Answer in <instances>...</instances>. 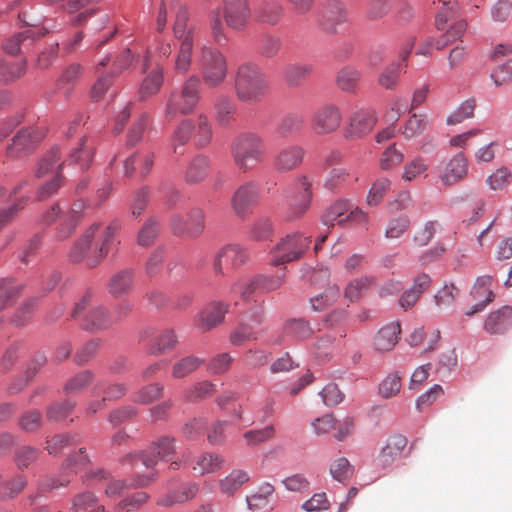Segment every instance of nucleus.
Listing matches in <instances>:
<instances>
[{
	"mask_svg": "<svg viewBox=\"0 0 512 512\" xmlns=\"http://www.w3.org/2000/svg\"><path fill=\"white\" fill-rule=\"evenodd\" d=\"M231 155L235 167L240 172L247 173L264 162L267 156L266 141L255 132L241 133L231 144Z\"/></svg>",
	"mask_w": 512,
	"mask_h": 512,
	"instance_id": "nucleus-1",
	"label": "nucleus"
},
{
	"mask_svg": "<svg viewBox=\"0 0 512 512\" xmlns=\"http://www.w3.org/2000/svg\"><path fill=\"white\" fill-rule=\"evenodd\" d=\"M268 91L269 84L258 65L249 62L239 66L235 78V94L239 101L258 103Z\"/></svg>",
	"mask_w": 512,
	"mask_h": 512,
	"instance_id": "nucleus-2",
	"label": "nucleus"
},
{
	"mask_svg": "<svg viewBox=\"0 0 512 512\" xmlns=\"http://www.w3.org/2000/svg\"><path fill=\"white\" fill-rule=\"evenodd\" d=\"M312 243L311 237L296 232L282 237L269 252L270 262L273 267L301 259L308 251Z\"/></svg>",
	"mask_w": 512,
	"mask_h": 512,
	"instance_id": "nucleus-3",
	"label": "nucleus"
},
{
	"mask_svg": "<svg viewBox=\"0 0 512 512\" xmlns=\"http://www.w3.org/2000/svg\"><path fill=\"white\" fill-rule=\"evenodd\" d=\"M198 65L203 82L208 88H217L225 81L227 62L219 50L203 46L200 50Z\"/></svg>",
	"mask_w": 512,
	"mask_h": 512,
	"instance_id": "nucleus-4",
	"label": "nucleus"
},
{
	"mask_svg": "<svg viewBox=\"0 0 512 512\" xmlns=\"http://www.w3.org/2000/svg\"><path fill=\"white\" fill-rule=\"evenodd\" d=\"M200 99V79L191 75L183 84L180 92L172 93L165 110V116L174 118L178 112L188 114L194 110Z\"/></svg>",
	"mask_w": 512,
	"mask_h": 512,
	"instance_id": "nucleus-5",
	"label": "nucleus"
},
{
	"mask_svg": "<svg viewBox=\"0 0 512 512\" xmlns=\"http://www.w3.org/2000/svg\"><path fill=\"white\" fill-rule=\"evenodd\" d=\"M175 438L162 436L153 442L148 451L127 454L123 459V465H130L132 468H138L143 465L146 468H152L156 465L157 459L167 460L176 452Z\"/></svg>",
	"mask_w": 512,
	"mask_h": 512,
	"instance_id": "nucleus-6",
	"label": "nucleus"
},
{
	"mask_svg": "<svg viewBox=\"0 0 512 512\" xmlns=\"http://www.w3.org/2000/svg\"><path fill=\"white\" fill-rule=\"evenodd\" d=\"M59 160V150L58 148H54L38 162L35 170V176L37 178L46 177L55 172L53 178L40 187L38 191L39 200L52 196L62 185L63 177L60 173L62 163H58Z\"/></svg>",
	"mask_w": 512,
	"mask_h": 512,
	"instance_id": "nucleus-7",
	"label": "nucleus"
},
{
	"mask_svg": "<svg viewBox=\"0 0 512 512\" xmlns=\"http://www.w3.org/2000/svg\"><path fill=\"white\" fill-rule=\"evenodd\" d=\"M312 284L315 292L310 297V304L314 311L321 312L332 306L340 297V289L336 284L329 281V273L327 271H317L312 276Z\"/></svg>",
	"mask_w": 512,
	"mask_h": 512,
	"instance_id": "nucleus-8",
	"label": "nucleus"
},
{
	"mask_svg": "<svg viewBox=\"0 0 512 512\" xmlns=\"http://www.w3.org/2000/svg\"><path fill=\"white\" fill-rule=\"evenodd\" d=\"M348 20V10L340 0H326L318 13L319 28L328 35L337 34L339 27L347 23Z\"/></svg>",
	"mask_w": 512,
	"mask_h": 512,
	"instance_id": "nucleus-9",
	"label": "nucleus"
},
{
	"mask_svg": "<svg viewBox=\"0 0 512 512\" xmlns=\"http://www.w3.org/2000/svg\"><path fill=\"white\" fill-rule=\"evenodd\" d=\"M342 124V113L334 104H324L317 108L310 118V128L320 136L336 132Z\"/></svg>",
	"mask_w": 512,
	"mask_h": 512,
	"instance_id": "nucleus-10",
	"label": "nucleus"
},
{
	"mask_svg": "<svg viewBox=\"0 0 512 512\" xmlns=\"http://www.w3.org/2000/svg\"><path fill=\"white\" fill-rule=\"evenodd\" d=\"M102 224L97 222L92 224L85 233L72 246L69 259L73 263L83 262L87 267L93 268L99 263H93L94 251L97 249L95 238L97 237Z\"/></svg>",
	"mask_w": 512,
	"mask_h": 512,
	"instance_id": "nucleus-11",
	"label": "nucleus"
},
{
	"mask_svg": "<svg viewBox=\"0 0 512 512\" xmlns=\"http://www.w3.org/2000/svg\"><path fill=\"white\" fill-rule=\"evenodd\" d=\"M170 227L177 236L197 237L204 229V213L194 208L185 214H174L170 218Z\"/></svg>",
	"mask_w": 512,
	"mask_h": 512,
	"instance_id": "nucleus-12",
	"label": "nucleus"
},
{
	"mask_svg": "<svg viewBox=\"0 0 512 512\" xmlns=\"http://www.w3.org/2000/svg\"><path fill=\"white\" fill-rule=\"evenodd\" d=\"M44 136V131L37 127L21 129L13 137L12 143L7 147L6 153L12 158L25 156L35 149Z\"/></svg>",
	"mask_w": 512,
	"mask_h": 512,
	"instance_id": "nucleus-13",
	"label": "nucleus"
},
{
	"mask_svg": "<svg viewBox=\"0 0 512 512\" xmlns=\"http://www.w3.org/2000/svg\"><path fill=\"white\" fill-rule=\"evenodd\" d=\"M249 260V254L245 247L239 244H228L222 247L216 254L213 268L217 275L224 274V267L238 268Z\"/></svg>",
	"mask_w": 512,
	"mask_h": 512,
	"instance_id": "nucleus-14",
	"label": "nucleus"
},
{
	"mask_svg": "<svg viewBox=\"0 0 512 512\" xmlns=\"http://www.w3.org/2000/svg\"><path fill=\"white\" fill-rule=\"evenodd\" d=\"M377 123V116L371 109L361 108L353 112L344 129L347 139H359L369 134Z\"/></svg>",
	"mask_w": 512,
	"mask_h": 512,
	"instance_id": "nucleus-15",
	"label": "nucleus"
},
{
	"mask_svg": "<svg viewBox=\"0 0 512 512\" xmlns=\"http://www.w3.org/2000/svg\"><path fill=\"white\" fill-rule=\"evenodd\" d=\"M222 16L228 27L242 30L251 15L248 0H222Z\"/></svg>",
	"mask_w": 512,
	"mask_h": 512,
	"instance_id": "nucleus-16",
	"label": "nucleus"
},
{
	"mask_svg": "<svg viewBox=\"0 0 512 512\" xmlns=\"http://www.w3.org/2000/svg\"><path fill=\"white\" fill-rule=\"evenodd\" d=\"M259 197V187L254 182L241 185L233 194L231 199L232 210L236 216L244 218L250 210V207L257 202Z\"/></svg>",
	"mask_w": 512,
	"mask_h": 512,
	"instance_id": "nucleus-17",
	"label": "nucleus"
},
{
	"mask_svg": "<svg viewBox=\"0 0 512 512\" xmlns=\"http://www.w3.org/2000/svg\"><path fill=\"white\" fill-rule=\"evenodd\" d=\"M468 173V160L463 152L455 154L441 167L439 178L444 185L450 186L462 181Z\"/></svg>",
	"mask_w": 512,
	"mask_h": 512,
	"instance_id": "nucleus-18",
	"label": "nucleus"
},
{
	"mask_svg": "<svg viewBox=\"0 0 512 512\" xmlns=\"http://www.w3.org/2000/svg\"><path fill=\"white\" fill-rule=\"evenodd\" d=\"M493 277L490 275H482L476 279V282L471 290V295L477 303L465 312L467 316H472L477 312L482 311L494 299V293L491 290Z\"/></svg>",
	"mask_w": 512,
	"mask_h": 512,
	"instance_id": "nucleus-19",
	"label": "nucleus"
},
{
	"mask_svg": "<svg viewBox=\"0 0 512 512\" xmlns=\"http://www.w3.org/2000/svg\"><path fill=\"white\" fill-rule=\"evenodd\" d=\"M228 311V304L221 301H214L209 303L197 316V327L207 332L224 320L225 314Z\"/></svg>",
	"mask_w": 512,
	"mask_h": 512,
	"instance_id": "nucleus-20",
	"label": "nucleus"
},
{
	"mask_svg": "<svg viewBox=\"0 0 512 512\" xmlns=\"http://www.w3.org/2000/svg\"><path fill=\"white\" fill-rule=\"evenodd\" d=\"M305 149L300 145H288L281 149L274 158V167L280 172L297 169L303 162Z\"/></svg>",
	"mask_w": 512,
	"mask_h": 512,
	"instance_id": "nucleus-21",
	"label": "nucleus"
},
{
	"mask_svg": "<svg viewBox=\"0 0 512 512\" xmlns=\"http://www.w3.org/2000/svg\"><path fill=\"white\" fill-rule=\"evenodd\" d=\"M120 228V222L118 220H113L102 229L99 237L95 241L97 249L94 251V256L92 258L93 263H100L109 254L116 243L115 236Z\"/></svg>",
	"mask_w": 512,
	"mask_h": 512,
	"instance_id": "nucleus-22",
	"label": "nucleus"
},
{
	"mask_svg": "<svg viewBox=\"0 0 512 512\" xmlns=\"http://www.w3.org/2000/svg\"><path fill=\"white\" fill-rule=\"evenodd\" d=\"M512 326V307L503 306L491 312L484 322V330L491 334H504Z\"/></svg>",
	"mask_w": 512,
	"mask_h": 512,
	"instance_id": "nucleus-23",
	"label": "nucleus"
},
{
	"mask_svg": "<svg viewBox=\"0 0 512 512\" xmlns=\"http://www.w3.org/2000/svg\"><path fill=\"white\" fill-rule=\"evenodd\" d=\"M407 445L406 437L394 435L390 437L386 445L382 448L376 459V465L385 469L398 459Z\"/></svg>",
	"mask_w": 512,
	"mask_h": 512,
	"instance_id": "nucleus-24",
	"label": "nucleus"
},
{
	"mask_svg": "<svg viewBox=\"0 0 512 512\" xmlns=\"http://www.w3.org/2000/svg\"><path fill=\"white\" fill-rule=\"evenodd\" d=\"M85 209L86 203L83 200H77L72 204L70 210L61 217V224L57 231L59 239H66L75 231Z\"/></svg>",
	"mask_w": 512,
	"mask_h": 512,
	"instance_id": "nucleus-25",
	"label": "nucleus"
},
{
	"mask_svg": "<svg viewBox=\"0 0 512 512\" xmlns=\"http://www.w3.org/2000/svg\"><path fill=\"white\" fill-rule=\"evenodd\" d=\"M310 188L311 182L306 177H302L299 184V196L295 199L294 203L291 204L286 213V219L288 221L299 219L308 210L312 199Z\"/></svg>",
	"mask_w": 512,
	"mask_h": 512,
	"instance_id": "nucleus-26",
	"label": "nucleus"
},
{
	"mask_svg": "<svg viewBox=\"0 0 512 512\" xmlns=\"http://www.w3.org/2000/svg\"><path fill=\"white\" fill-rule=\"evenodd\" d=\"M112 323L109 311L103 306H97L84 316L82 328L89 332H99L110 328Z\"/></svg>",
	"mask_w": 512,
	"mask_h": 512,
	"instance_id": "nucleus-27",
	"label": "nucleus"
},
{
	"mask_svg": "<svg viewBox=\"0 0 512 512\" xmlns=\"http://www.w3.org/2000/svg\"><path fill=\"white\" fill-rule=\"evenodd\" d=\"M134 286V272L132 269H122L111 276L107 284L110 295L115 298L128 295Z\"/></svg>",
	"mask_w": 512,
	"mask_h": 512,
	"instance_id": "nucleus-28",
	"label": "nucleus"
},
{
	"mask_svg": "<svg viewBox=\"0 0 512 512\" xmlns=\"http://www.w3.org/2000/svg\"><path fill=\"white\" fill-rule=\"evenodd\" d=\"M401 326L392 322L382 327L374 337V347L379 352H388L398 343Z\"/></svg>",
	"mask_w": 512,
	"mask_h": 512,
	"instance_id": "nucleus-29",
	"label": "nucleus"
},
{
	"mask_svg": "<svg viewBox=\"0 0 512 512\" xmlns=\"http://www.w3.org/2000/svg\"><path fill=\"white\" fill-rule=\"evenodd\" d=\"M351 203L346 200H338L330 205L321 217L325 226L333 227L335 223L344 225L348 223V213H350Z\"/></svg>",
	"mask_w": 512,
	"mask_h": 512,
	"instance_id": "nucleus-30",
	"label": "nucleus"
},
{
	"mask_svg": "<svg viewBox=\"0 0 512 512\" xmlns=\"http://www.w3.org/2000/svg\"><path fill=\"white\" fill-rule=\"evenodd\" d=\"M210 161L206 156L198 155L186 167L184 180L193 185L202 182L209 173Z\"/></svg>",
	"mask_w": 512,
	"mask_h": 512,
	"instance_id": "nucleus-31",
	"label": "nucleus"
},
{
	"mask_svg": "<svg viewBox=\"0 0 512 512\" xmlns=\"http://www.w3.org/2000/svg\"><path fill=\"white\" fill-rule=\"evenodd\" d=\"M178 344V336L174 329L165 328L159 332L147 348L150 355H162L173 350Z\"/></svg>",
	"mask_w": 512,
	"mask_h": 512,
	"instance_id": "nucleus-32",
	"label": "nucleus"
},
{
	"mask_svg": "<svg viewBox=\"0 0 512 512\" xmlns=\"http://www.w3.org/2000/svg\"><path fill=\"white\" fill-rule=\"evenodd\" d=\"M155 478V474L138 475L133 479L131 484H128L124 480L111 481L105 488V495L108 498L114 499L123 494V492L129 487H143L151 483Z\"/></svg>",
	"mask_w": 512,
	"mask_h": 512,
	"instance_id": "nucleus-33",
	"label": "nucleus"
},
{
	"mask_svg": "<svg viewBox=\"0 0 512 512\" xmlns=\"http://www.w3.org/2000/svg\"><path fill=\"white\" fill-rule=\"evenodd\" d=\"M310 64L290 63L283 69V79L289 87H299L312 73Z\"/></svg>",
	"mask_w": 512,
	"mask_h": 512,
	"instance_id": "nucleus-34",
	"label": "nucleus"
},
{
	"mask_svg": "<svg viewBox=\"0 0 512 512\" xmlns=\"http://www.w3.org/2000/svg\"><path fill=\"white\" fill-rule=\"evenodd\" d=\"M46 34V30H38L37 32L33 29H27L9 40L4 45V50L11 55L17 54L21 46L28 47L32 45L35 39H38Z\"/></svg>",
	"mask_w": 512,
	"mask_h": 512,
	"instance_id": "nucleus-35",
	"label": "nucleus"
},
{
	"mask_svg": "<svg viewBox=\"0 0 512 512\" xmlns=\"http://www.w3.org/2000/svg\"><path fill=\"white\" fill-rule=\"evenodd\" d=\"M153 165V155L150 152L136 153L125 161V176H132L138 170L141 176H145Z\"/></svg>",
	"mask_w": 512,
	"mask_h": 512,
	"instance_id": "nucleus-36",
	"label": "nucleus"
},
{
	"mask_svg": "<svg viewBox=\"0 0 512 512\" xmlns=\"http://www.w3.org/2000/svg\"><path fill=\"white\" fill-rule=\"evenodd\" d=\"M198 492V485L195 483L184 484L179 490L170 492L157 501L158 505L170 507L175 504L184 503L196 496Z\"/></svg>",
	"mask_w": 512,
	"mask_h": 512,
	"instance_id": "nucleus-37",
	"label": "nucleus"
},
{
	"mask_svg": "<svg viewBox=\"0 0 512 512\" xmlns=\"http://www.w3.org/2000/svg\"><path fill=\"white\" fill-rule=\"evenodd\" d=\"M193 46V37H186L180 42L174 62V71L176 73L185 74L190 70Z\"/></svg>",
	"mask_w": 512,
	"mask_h": 512,
	"instance_id": "nucleus-38",
	"label": "nucleus"
},
{
	"mask_svg": "<svg viewBox=\"0 0 512 512\" xmlns=\"http://www.w3.org/2000/svg\"><path fill=\"white\" fill-rule=\"evenodd\" d=\"M429 124L430 118L427 113H412L404 124L402 135L407 140L416 138L427 130Z\"/></svg>",
	"mask_w": 512,
	"mask_h": 512,
	"instance_id": "nucleus-39",
	"label": "nucleus"
},
{
	"mask_svg": "<svg viewBox=\"0 0 512 512\" xmlns=\"http://www.w3.org/2000/svg\"><path fill=\"white\" fill-rule=\"evenodd\" d=\"M224 462L221 455L206 452L196 459L192 470L199 475L215 473L223 467Z\"/></svg>",
	"mask_w": 512,
	"mask_h": 512,
	"instance_id": "nucleus-40",
	"label": "nucleus"
},
{
	"mask_svg": "<svg viewBox=\"0 0 512 512\" xmlns=\"http://www.w3.org/2000/svg\"><path fill=\"white\" fill-rule=\"evenodd\" d=\"M361 72L352 66L342 68L336 77V83L339 89L344 92L354 93L359 85Z\"/></svg>",
	"mask_w": 512,
	"mask_h": 512,
	"instance_id": "nucleus-41",
	"label": "nucleus"
},
{
	"mask_svg": "<svg viewBox=\"0 0 512 512\" xmlns=\"http://www.w3.org/2000/svg\"><path fill=\"white\" fill-rule=\"evenodd\" d=\"M215 118L220 125H228L234 120L236 105L229 96H220L214 104Z\"/></svg>",
	"mask_w": 512,
	"mask_h": 512,
	"instance_id": "nucleus-42",
	"label": "nucleus"
},
{
	"mask_svg": "<svg viewBox=\"0 0 512 512\" xmlns=\"http://www.w3.org/2000/svg\"><path fill=\"white\" fill-rule=\"evenodd\" d=\"M203 363V358L194 355L185 356L172 366V377L175 379L185 378L195 372Z\"/></svg>",
	"mask_w": 512,
	"mask_h": 512,
	"instance_id": "nucleus-43",
	"label": "nucleus"
},
{
	"mask_svg": "<svg viewBox=\"0 0 512 512\" xmlns=\"http://www.w3.org/2000/svg\"><path fill=\"white\" fill-rule=\"evenodd\" d=\"M193 139L198 147L207 146L212 139V126L208 118L205 115H199L195 121H193Z\"/></svg>",
	"mask_w": 512,
	"mask_h": 512,
	"instance_id": "nucleus-44",
	"label": "nucleus"
},
{
	"mask_svg": "<svg viewBox=\"0 0 512 512\" xmlns=\"http://www.w3.org/2000/svg\"><path fill=\"white\" fill-rule=\"evenodd\" d=\"M163 82V74L162 70L157 68L149 73L145 79L142 81L141 86L139 88V98L140 100H146L147 98L155 95L160 90V87Z\"/></svg>",
	"mask_w": 512,
	"mask_h": 512,
	"instance_id": "nucleus-45",
	"label": "nucleus"
},
{
	"mask_svg": "<svg viewBox=\"0 0 512 512\" xmlns=\"http://www.w3.org/2000/svg\"><path fill=\"white\" fill-rule=\"evenodd\" d=\"M46 357L42 353H37L33 357L31 363L29 364L26 372L25 378L20 379L9 387V391L11 393H18L21 391L38 373V371L45 365Z\"/></svg>",
	"mask_w": 512,
	"mask_h": 512,
	"instance_id": "nucleus-46",
	"label": "nucleus"
},
{
	"mask_svg": "<svg viewBox=\"0 0 512 512\" xmlns=\"http://www.w3.org/2000/svg\"><path fill=\"white\" fill-rule=\"evenodd\" d=\"M82 74V66L77 63H72L67 66L57 81V86L59 89L63 91L64 94H69L77 80L80 78Z\"/></svg>",
	"mask_w": 512,
	"mask_h": 512,
	"instance_id": "nucleus-47",
	"label": "nucleus"
},
{
	"mask_svg": "<svg viewBox=\"0 0 512 512\" xmlns=\"http://www.w3.org/2000/svg\"><path fill=\"white\" fill-rule=\"evenodd\" d=\"M249 481V475L243 470H233L220 481V489L227 495H233L243 484Z\"/></svg>",
	"mask_w": 512,
	"mask_h": 512,
	"instance_id": "nucleus-48",
	"label": "nucleus"
},
{
	"mask_svg": "<svg viewBox=\"0 0 512 512\" xmlns=\"http://www.w3.org/2000/svg\"><path fill=\"white\" fill-rule=\"evenodd\" d=\"M94 147L87 143L86 139H82L79 146L70 154L72 163L78 164L81 169H87L93 159Z\"/></svg>",
	"mask_w": 512,
	"mask_h": 512,
	"instance_id": "nucleus-49",
	"label": "nucleus"
},
{
	"mask_svg": "<svg viewBox=\"0 0 512 512\" xmlns=\"http://www.w3.org/2000/svg\"><path fill=\"white\" fill-rule=\"evenodd\" d=\"M304 127V118L300 114H289L277 126V132L283 136L299 134Z\"/></svg>",
	"mask_w": 512,
	"mask_h": 512,
	"instance_id": "nucleus-50",
	"label": "nucleus"
},
{
	"mask_svg": "<svg viewBox=\"0 0 512 512\" xmlns=\"http://www.w3.org/2000/svg\"><path fill=\"white\" fill-rule=\"evenodd\" d=\"M94 380V374L85 370L71 377L64 386V391L68 395H75L82 392Z\"/></svg>",
	"mask_w": 512,
	"mask_h": 512,
	"instance_id": "nucleus-51",
	"label": "nucleus"
},
{
	"mask_svg": "<svg viewBox=\"0 0 512 512\" xmlns=\"http://www.w3.org/2000/svg\"><path fill=\"white\" fill-rule=\"evenodd\" d=\"M160 225L158 221L150 217L143 224L137 235V243L142 247H148L152 245L159 235Z\"/></svg>",
	"mask_w": 512,
	"mask_h": 512,
	"instance_id": "nucleus-52",
	"label": "nucleus"
},
{
	"mask_svg": "<svg viewBox=\"0 0 512 512\" xmlns=\"http://www.w3.org/2000/svg\"><path fill=\"white\" fill-rule=\"evenodd\" d=\"M26 71L25 60H19L16 62H8L6 60H0V81L9 82L24 75Z\"/></svg>",
	"mask_w": 512,
	"mask_h": 512,
	"instance_id": "nucleus-53",
	"label": "nucleus"
},
{
	"mask_svg": "<svg viewBox=\"0 0 512 512\" xmlns=\"http://www.w3.org/2000/svg\"><path fill=\"white\" fill-rule=\"evenodd\" d=\"M274 228L269 218L256 220L249 229V238L253 241H267L272 238Z\"/></svg>",
	"mask_w": 512,
	"mask_h": 512,
	"instance_id": "nucleus-54",
	"label": "nucleus"
},
{
	"mask_svg": "<svg viewBox=\"0 0 512 512\" xmlns=\"http://www.w3.org/2000/svg\"><path fill=\"white\" fill-rule=\"evenodd\" d=\"M89 463V458L84 448L73 455H70L62 465V474L68 476L83 470Z\"/></svg>",
	"mask_w": 512,
	"mask_h": 512,
	"instance_id": "nucleus-55",
	"label": "nucleus"
},
{
	"mask_svg": "<svg viewBox=\"0 0 512 512\" xmlns=\"http://www.w3.org/2000/svg\"><path fill=\"white\" fill-rule=\"evenodd\" d=\"M149 500L146 492L139 491L132 495L126 496L120 500L114 507L115 511L136 512Z\"/></svg>",
	"mask_w": 512,
	"mask_h": 512,
	"instance_id": "nucleus-56",
	"label": "nucleus"
},
{
	"mask_svg": "<svg viewBox=\"0 0 512 512\" xmlns=\"http://www.w3.org/2000/svg\"><path fill=\"white\" fill-rule=\"evenodd\" d=\"M127 392V387L124 384L121 383H104L99 382L95 387L93 388L92 394L93 396H99L100 394H103V397L107 401L111 400H117L124 396Z\"/></svg>",
	"mask_w": 512,
	"mask_h": 512,
	"instance_id": "nucleus-57",
	"label": "nucleus"
},
{
	"mask_svg": "<svg viewBox=\"0 0 512 512\" xmlns=\"http://www.w3.org/2000/svg\"><path fill=\"white\" fill-rule=\"evenodd\" d=\"M276 435V428L270 424L261 429H253L244 433L243 438L248 446H256L267 442Z\"/></svg>",
	"mask_w": 512,
	"mask_h": 512,
	"instance_id": "nucleus-58",
	"label": "nucleus"
},
{
	"mask_svg": "<svg viewBox=\"0 0 512 512\" xmlns=\"http://www.w3.org/2000/svg\"><path fill=\"white\" fill-rule=\"evenodd\" d=\"M352 178L351 169L348 167H335L330 170L325 180V187L334 190L347 184Z\"/></svg>",
	"mask_w": 512,
	"mask_h": 512,
	"instance_id": "nucleus-59",
	"label": "nucleus"
},
{
	"mask_svg": "<svg viewBox=\"0 0 512 512\" xmlns=\"http://www.w3.org/2000/svg\"><path fill=\"white\" fill-rule=\"evenodd\" d=\"M163 390L161 384H149L134 394L133 401L143 405L150 404L162 397Z\"/></svg>",
	"mask_w": 512,
	"mask_h": 512,
	"instance_id": "nucleus-60",
	"label": "nucleus"
},
{
	"mask_svg": "<svg viewBox=\"0 0 512 512\" xmlns=\"http://www.w3.org/2000/svg\"><path fill=\"white\" fill-rule=\"evenodd\" d=\"M391 188V181L388 178H380L376 180L367 195V203L370 206H377L382 202L385 195Z\"/></svg>",
	"mask_w": 512,
	"mask_h": 512,
	"instance_id": "nucleus-61",
	"label": "nucleus"
},
{
	"mask_svg": "<svg viewBox=\"0 0 512 512\" xmlns=\"http://www.w3.org/2000/svg\"><path fill=\"white\" fill-rule=\"evenodd\" d=\"M281 46L282 42L279 37L265 34L259 40L258 52L265 58H273L279 53Z\"/></svg>",
	"mask_w": 512,
	"mask_h": 512,
	"instance_id": "nucleus-62",
	"label": "nucleus"
},
{
	"mask_svg": "<svg viewBox=\"0 0 512 512\" xmlns=\"http://www.w3.org/2000/svg\"><path fill=\"white\" fill-rule=\"evenodd\" d=\"M411 221L407 215L391 219L386 227L385 236L389 239H397L403 236L410 228Z\"/></svg>",
	"mask_w": 512,
	"mask_h": 512,
	"instance_id": "nucleus-63",
	"label": "nucleus"
},
{
	"mask_svg": "<svg viewBox=\"0 0 512 512\" xmlns=\"http://www.w3.org/2000/svg\"><path fill=\"white\" fill-rule=\"evenodd\" d=\"M189 14L185 7L180 6L176 13L173 26L174 35L182 41L186 37H192V28L188 25Z\"/></svg>",
	"mask_w": 512,
	"mask_h": 512,
	"instance_id": "nucleus-64",
	"label": "nucleus"
}]
</instances>
